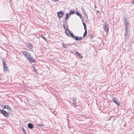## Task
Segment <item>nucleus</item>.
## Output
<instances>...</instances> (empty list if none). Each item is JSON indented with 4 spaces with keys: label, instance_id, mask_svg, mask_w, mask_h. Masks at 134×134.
Returning <instances> with one entry per match:
<instances>
[{
    "label": "nucleus",
    "instance_id": "1",
    "mask_svg": "<svg viewBox=\"0 0 134 134\" xmlns=\"http://www.w3.org/2000/svg\"><path fill=\"white\" fill-rule=\"evenodd\" d=\"M21 53L26 58L30 55L29 52L26 51H22Z\"/></svg>",
    "mask_w": 134,
    "mask_h": 134
},
{
    "label": "nucleus",
    "instance_id": "2",
    "mask_svg": "<svg viewBox=\"0 0 134 134\" xmlns=\"http://www.w3.org/2000/svg\"><path fill=\"white\" fill-rule=\"evenodd\" d=\"M2 62L3 63V67L4 71L6 72L8 71H9V70L7 66V65L6 63L4 60H3Z\"/></svg>",
    "mask_w": 134,
    "mask_h": 134
},
{
    "label": "nucleus",
    "instance_id": "3",
    "mask_svg": "<svg viewBox=\"0 0 134 134\" xmlns=\"http://www.w3.org/2000/svg\"><path fill=\"white\" fill-rule=\"evenodd\" d=\"M125 34H124L125 38L126 39L129 37V34L128 32V28L125 29Z\"/></svg>",
    "mask_w": 134,
    "mask_h": 134
},
{
    "label": "nucleus",
    "instance_id": "4",
    "mask_svg": "<svg viewBox=\"0 0 134 134\" xmlns=\"http://www.w3.org/2000/svg\"><path fill=\"white\" fill-rule=\"evenodd\" d=\"M26 59H27L28 61L30 62H35V60L32 57L31 55H30Z\"/></svg>",
    "mask_w": 134,
    "mask_h": 134
},
{
    "label": "nucleus",
    "instance_id": "5",
    "mask_svg": "<svg viewBox=\"0 0 134 134\" xmlns=\"http://www.w3.org/2000/svg\"><path fill=\"white\" fill-rule=\"evenodd\" d=\"M0 111L1 112V113L2 114H3L4 116L6 117H7L8 116V114L7 112L1 109H0Z\"/></svg>",
    "mask_w": 134,
    "mask_h": 134
},
{
    "label": "nucleus",
    "instance_id": "6",
    "mask_svg": "<svg viewBox=\"0 0 134 134\" xmlns=\"http://www.w3.org/2000/svg\"><path fill=\"white\" fill-rule=\"evenodd\" d=\"M112 100L113 102L115 103L118 106H119L120 105L119 100H117L116 98H113L112 99Z\"/></svg>",
    "mask_w": 134,
    "mask_h": 134
},
{
    "label": "nucleus",
    "instance_id": "7",
    "mask_svg": "<svg viewBox=\"0 0 134 134\" xmlns=\"http://www.w3.org/2000/svg\"><path fill=\"white\" fill-rule=\"evenodd\" d=\"M124 20L125 29L128 28V27L129 25V23L127 20L125 19H124Z\"/></svg>",
    "mask_w": 134,
    "mask_h": 134
},
{
    "label": "nucleus",
    "instance_id": "8",
    "mask_svg": "<svg viewBox=\"0 0 134 134\" xmlns=\"http://www.w3.org/2000/svg\"><path fill=\"white\" fill-rule=\"evenodd\" d=\"M64 12L63 11H61L59 12H57V15L59 18H62L64 14Z\"/></svg>",
    "mask_w": 134,
    "mask_h": 134
},
{
    "label": "nucleus",
    "instance_id": "9",
    "mask_svg": "<svg viewBox=\"0 0 134 134\" xmlns=\"http://www.w3.org/2000/svg\"><path fill=\"white\" fill-rule=\"evenodd\" d=\"M103 28L107 32L108 31V27L107 26V24L106 23H104V24Z\"/></svg>",
    "mask_w": 134,
    "mask_h": 134
},
{
    "label": "nucleus",
    "instance_id": "10",
    "mask_svg": "<svg viewBox=\"0 0 134 134\" xmlns=\"http://www.w3.org/2000/svg\"><path fill=\"white\" fill-rule=\"evenodd\" d=\"M28 127L30 129H31L33 128L34 127V125L31 123H29L28 124Z\"/></svg>",
    "mask_w": 134,
    "mask_h": 134
},
{
    "label": "nucleus",
    "instance_id": "11",
    "mask_svg": "<svg viewBox=\"0 0 134 134\" xmlns=\"http://www.w3.org/2000/svg\"><path fill=\"white\" fill-rule=\"evenodd\" d=\"M76 98H75L74 99L73 102H72V103L73 104V106L74 107H76L77 106V105L76 104Z\"/></svg>",
    "mask_w": 134,
    "mask_h": 134
},
{
    "label": "nucleus",
    "instance_id": "12",
    "mask_svg": "<svg viewBox=\"0 0 134 134\" xmlns=\"http://www.w3.org/2000/svg\"><path fill=\"white\" fill-rule=\"evenodd\" d=\"M67 30L70 33V34L71 35L72 38H74L75 37V36L71 32L69 31V30L68 29H67Z\"/></svg>",
    "mask_w": 134,
    "mask_h": 134
},
{
    "label": "nucleus",
    "instance_id": "13",
    "mask_svg": "<svg viewBox=\"0 0 134 134\" xmlns=\"http://www.w3.org/2000/svg\"><path fill=\"white\" fill-rule=\"evenodd\" d=\"M75 39L76 40H80L82 39L81 37H78L77 36H76V37L75 36Z\"/></svg>",
    "mask_w": 134,
    "mask_h": 134
},
{
    "label": "nucleus",
    "instance_id": "14",
    "mask_svg": "<svg viewBox=\"0 0 134 134\" xmlns=\"http://www.w3.org/2000/svg\"><path fill=\"white\" fill-rule=\"evenodd\" d=\"M75 53L77 54L79 56V57H80L81 58H82V56L81 55V54L77 52H75Z\"/></svg>",
    "mask_w": 134,
    "mask_h": 134
},
{
    "label": "nucleus",
    "instance_id": "15",
    "mask_svg": "<svg viewBox=\"0 0 134 134\" xmlns=\"http://www.w3.org/2000/svg\"><path fill=\"white\" fill-rule=\"evenodd\" d=\"M27 46L30 49H31L32 48V46L30 43H27Z\"/></svg>",
    "mask_w": 134,
    "mask_h": 134
},
{
    "label": "nucleus",
    "instance_id": "16",
    "mask_svg": "<svg viewBox=\"0 0 134 134\" xmlns=\"http://www.w3.org/2000/svg\"><path fill=\"white\" fill-rule=\"evenodd\" d=\"M4 108L5 109H8L9 110H10L11 109V107L8 105H6L5 106Z\"/></svg>",
    "mask_w": 134,
    "mask_h": 134
},
{
    "label": "nucleus",
    "instance_id": "17",
    "mask_svg": "<svg viewBox=\"0 0 134 134\" xmlns=\"http://www.w3.org/2000/svg\"><path fill=\"white\" fill-rule=\"evenodd\" d=\"M76 14L78 16H79L80 17V18L81 19H82V17H81V15L78 12H76Z\"/></svg>",
    "mask_w": 134,
    "mask_h": 134
},
{
    "label": "nucleus",
    "instance_id": "18",
    "mask_svg": "<svg viewBox=\"0 0 134 134\" xmlns=\"http://www.w3.org/2000/svg\"><path fill=\"white\" fill-rule=\"evenodd\" d=\"M70 16V14H66V18H65V20H68V19L67 18H69L68 17V16Z\"/></svg>",
    "mask_w": 134,
    "mask_h": 134
},
{
    "label": "nucleus",
    "instance_id": "19",
    "mask_svg": "<svg viewBox=\"0 0 134 134\" xmlns=\"http://www.w3.org/2000/svg\"><path fill=\"white\" fill-rule=\"evenodd\" d=\"M69 32L67 30V29L65 30V33L68 36H69L70 35L69 34Z\"/></svg>",
    "mask_w": 134,
    "mask_h": 134
},
{
    "label": "nucleus",
    "instance_id": "20",
    "mask_svg": "<svg viewBox=\"0 0 134 134\" xmlns=\"http://www.w3.org/2000/svg\"><path fill=\"white\" fill-rule=\"evenodd\" d=\"M87 30H85V32L84 33L83 35V37L85 36H86V35H87Z\"/></svg>",
    "mask_w": 134,
    "mask_h": 134
},
{
    "label": "nucleus",
    "instance_id": "21",
    "mask_svg": "<svg viewBox=\"0 0 134 134\" xmlns=\"http://www.w3.org/2000/svg\"><path fill=\"white\" fill-rule=\"evenodd\" d=\"M83 25L84 26V29L85 30H86V24L84 22L83 23Z\"/></svg>",
    "mask_w": 134,
    "mask_h": 134
},
{
    "label": "nucleus",
    "instance_id": "22",
    "mask_svg": "<svg viewBox=\"0 0 134 134\" xmlns=\"http://www.w3.org/2000/svg\"><path fill=\"white\" fill-rule=\"evenodd\" d=\"M74 11H75L74 10H72L71 11H70L69 12L70 14H70H70H74Z\"/></svg>",
    "mask_w": 134,
    "mask_h": 134
},
{
    "label": "nucleus",
    "instance_id": "23",
    "mask_svg": "<svg viewBox=\"0 0 134 134\" xmlns=\"http://www.w3.org/2000/svg\"><path fill=\"white\" fill-rule=\"evenodd\" d=\"M32 68V70L35 72H36V70L35 69V68L34 66H33Z\"/></svg>",
    "mask_w": 134,
    "mask_h": 134
},
{
    "label": "nucleus",
    "instance_id": "24",
    "mask_svg": "<svg viewBox=\"0 0 134 134\" xmlns=\"http://www.w3.org/2000/svg\"><path fill=\"white\" fill-rule=\"evenodd\" d=\"M41 36V37L43 38L45 41H47V40L45 37H44L43 36Z\"/></svg>",
    "mask_w": 134,
    "mask_h": 134
},
{
    "label": "nucleus",
    "instance_id": "25",
    "mask_svg": "<svg viewBox=\"0 0 134 134\" xmlns=\"http://www.w3.org/2000/svg\"><path fill=\"white\" fill-rule=\"evenodd\" d=\"M62 46L64 48H67V46L65 44L63 43L62 44Z\"/></svg>",
    "mask_w": 134,
    "mask_h": 134
},
{
    "label": "nucleus",
    "instance_id": "26",
    "mask_svg": "<svg viewBox=\"0 0 134 134\" xmlns=\"http://www.w3.org/2000/svg\"><path fill=\"white\" fill-rule=\"evenodd\" d=\"M37 125L39 126H44V125L43 124H41V125L37 124Z\"/></svg>",
    "mask_w": 134,
    "mask_h": 134
},
{
    "label": "nucleus",
    "instance_id": "27",
    "mask_svg": "<svg viewBox=\"0 0 134 134\" xmlns=\"http://www.w3.org/2000/svg\"><path fill=\"white\" fill-rule=\"evenodd\" d=\"M63 27L64 28H65V25L64 24L63 25Z\"/></svg>",
    "mask_w": 134,
    "mask_h": 134
},
{
    "label": "nucleus",
    "instance_id": "28",
    "mask_svg": "<svg viewBox=\"0 0 134 134\" xmlns=\"http://www.w3.org/2000/svg\"><path fill=\"white\" fill-rule=\"evenodd\" d=\"M132 3L133 4H134V1L132 2Z\"/></svg>",
    "mask_w": 134,
    "mask_h": 134
},
{
    "label": "nucleus",
    "instance_id": "29",
    "mask_svg": "<svg viewBox=\"0 0 134 134\" xmlns=\"http://www.w3.org/2000/svg\"><path fill=\"white\" fill-rule=\"evenodd\" d=\"M23 131H24V130L23 129Z\"/></svg>",
    "mask_w": 134,
    "mask_h": 134
}]
</instances>
